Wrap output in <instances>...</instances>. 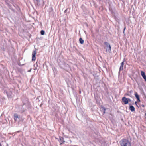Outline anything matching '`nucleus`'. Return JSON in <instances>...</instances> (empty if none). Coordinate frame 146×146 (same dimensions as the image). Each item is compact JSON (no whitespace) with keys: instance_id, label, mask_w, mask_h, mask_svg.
Here are the masks:
<instances>
[{"instance_id":"obj_18","label":"nucleus","mask_w":146,"mask_h":146,"mask_svg":"<svg viewBox=\"0 0 146 146\" xmlns=\"http://www.w3.org/2000/svg\"><path fill=\"white\" fill-rule=\"evenodd\" d=\"M125 29H126L125 27V28L124 29V31H123V33H124V31L125 30Z\"/></svg>"},{"instance_id":"obj_11","label":"nucleus","mask_w":146,"mask_h":146,"mask_svg":"<svg viewBox=\"0 0 146 146\" xmlns=\"http://www.w3.org/2000/svg\"><path fill=\"white\" fill-rule=\"evenodd\" d=\"M134 95L136 98L137 99L139 98V96L138 94L137 93V92H135V93Z\"/></svg>"},{"instance_id":"obj_8","label":"nucleus","mask_w":146,"mask_h":146,"mask_svg":"<svg viewBox=\"0 0 146 146\" xmlns=\"http://www.w3.org/2000/svg\"><path fill=\"white\" fill-rule=\"evenodd\" d=\"M129 109L131 111H135V108L132 105H131L129 107Z\"/></svg>"},{"instance_id":"obj_3","label":"nucleus","mask_w":146,"mask_h":146,"mask_svg":"<svg viewBox=\"0 0 146 146\" xmlns=\"http://www.w3.org/2000/svg\"><path fill=\"white\" fill-rule=\"evenodd\" d=\"M36 54V52L35 51H33L32 52V60L33 61H35L36 59L35 55Z\"/></svg>"},{"instance_id":"obj_6","label":"nucleus","mask_w":146,"mask_h":146,"mask_svg":"<svg viewBox=\"0 0 146 146\" xmlns=\"http://www.w3.org/2000/svg\"><path fill=\"white\" fill-rule=\"evenodd\" d=\"M125 59H124L123 61L121 63V66L119 68V71L121 70H122L123 69V67L124 66V62Z\"/></svg>"},{"instance_id":"obj_15","label":"nucleus","mask_w":146,"mask_h":146,"mask_svg":"<svg viewBox=\"0 0 146 146\" xmlns=\"http://www.w3.org/2000/svg\"><path fill=\"white\" fill-rule=\"evenodd\" d=\"M137 101L139 102H140V99H139V98H137Z\"/></svg>"},{"instance_id":"obj_20","label":"nucleus","mask_w":146,"mask_h":146,"mask_svg":"<svg viewBox=\"0 0 146 146\" xmlns=\"http://www.w3.org/2000/svg\"><path fill=\"white\" fill-rule=\"evenodd\" d=\"M0 146H2V145H1L0 142Z\"/></svg>"},{"instance_id":"obj_13","label":"nucleus","mask_w":146,"mask_h":146,"mask_svg":"<svg viewBox=\"0 0 146 146\" xmlns=\"http://www.w3.org/2000/svg\"><path fill=\"white\" fill-rule=\"evenodd\" d=\"M127 101H128V102H130L131 100L130 99L127 98Z\"/></svg>"},{"instance_id":"obj_7","label":"nucleus","mask_w":146,"mask_h":146,"mask_svg":"<svg viewBox=\"0 0 146 146\" xmlns=\"http://www.w3.org/2000/svg\"><path fill=\"white\" fill-rule=\"evenodd\" d=\"M59 142L60 143V144L64 142V139L62 137H60L59 140Z\"/></svg>"},{"instance_id":"obj_16","label":"nucleus","mask_w":146,"mask_h":146,"mask_svg":"<svg viewBox=\"0 0 146 146\" xmlns=\"http://www.w3.org/2000/svg\"><path fill=\"white\" fill-rule=\"evenodd\" d=\"M127 95L129 96V94L128 93H126V94H125V96H126Z\"/></svg>"},{"instance_id":"obj_1","label":"nucleus","mask_w":146,"mask_h":146,"mask_svg":"<svg viewBox=\"0 0 146 146\" xmlns=\"http://www.w3.org/2000/svg\"><path fill=\"white\" fill-rule=\"evenodd\" d=\"M121 146H131V143L128 139H123L121 140L120 142Z\"/></svg>"},{"instance_id":"obj_4","label":"nucleus","mask_w":146,"mask_h":146,"mask_svg":"<svg viewBox=\"0 0 146 146\" xmlns=\"http://www.w3.org/2000/svg\"><path fill=\"white\" fill-rule=\"evenodd\" d=\"M122 101L125 104H127L128 103V101H127V98L125 97H123L122 98Z\"/></svg>"},{"instance_id":"obj_14","label":"nucleus","mask_w":146,"mask_h":146,"mask_svg":"<svg viewBox=\"0 0 146 146\" xmlns=\"http://www.w3.org/2000/svg\"><path fill=\"white\" fill-rule=\"evenodd\" d=\"M102 109L104 111H105L106 110V109L104 107H102Z\"/></svg>"},{"instance_id":"obj_17","label":"nucleus","mask_w":146,"mask_h":146,"mask_svg":"<svg viewBox=\"0 0 146 146\" xmlns=\"http://www.w3.org/2000/svg\"><path fill=\"white\" fill-rule=\"evenodd\" d=\"M137 102H136H136H135V104L137 106H137Z\"/></svg>"},{"instance_id":"obj_21","label":"nucleus","mask_w":146,"mask_h":146,"mask_svg":"<svg viewBox=\"0 0 146 146\" xmlns=\"http://www.w3.org/2000/svg\"><path fill=\"white\" fill-rule=\"evenodd\" d=\"M105 113V111H104V114Z\"/></svg>"},{"instance_id":"obj_9","label":"nucleus","mask_w":146,"mask_h":146,"mask_svg":"<svg viewBox=\"0 0 146 146\" xmlns=\"http://www.w3.org/2000/svg\"><path fill=\"white\" fill-rule=\"evenodd\" d=\"M14 120L15 121H17V119L18 118V115L17 114H15L14 115Z\"/></svg>"},{"instance_id":"obj_10","label":"nucleus","mask_w":146,"mask_h":146,"mask_svg":"<svg viewBox=\"0 0 146 146\" xmlns=\"http://www.w3.org/2000/svg\"><path fill=\"white\" fill-rule=\"evenodd\" d=\"M79 41L80 43L81 44H83L84 43V41L81 38H80Z\"/></svg>"},{"instance_id":"obj_2","label":"nucleus","mask_w":146,"mask_h":146,"mask_svg":"<svg viewBox=\"0 0 146 146\" xmlns=\"http://www.w3.org/2000/svg\"><path fill=\"white\" fill-rule=\"evenodd\" d=\"M104 44L106 47V51L110 53L111 51V47L110 44L107 42H105Z\"/></svg>"},{"instance_id":"obj_19","label":"nucleus","mask_w":146,"mask_h":146,"mask_svg":"<svg viewBox=\"0 0 146 146\" xmlns=\"http://www.w3.org/2000/svg\"><path fill=\"white\" fill-rule=\"evenodd\" d=\"M31 69L28 71V72H30L31 71Z\"/></svg>"},{"instance_id":"obj_5","label":"nucleus","mask_w":146,"mask_h":146,"mask_svg":"<svg viewBox=\"0 0 146 146\" xmlns=\"http://www.w3.org/2000/svg\"><path fill=\"white\" fill-rule=\"evenodd\" d=\"M141 74L142 77L145 80V81L146 82V76L145 74V72L143 71H141Z\"/></svg>"},{"instance_id":"obj_12","label":"nucleus","mask_w":146,"mask_h":146,"mask_svg":"<svg viewBox=\"0 0 146 146\" xmlns=\"http://www.w3.org/2000/svg\"><path fill=\"white\" fill-rule=\"evenodd\" d=\"M45 32L43 30H41L40 31V33L42 35H44V34Z\"/></svg>"}]
</instances>
